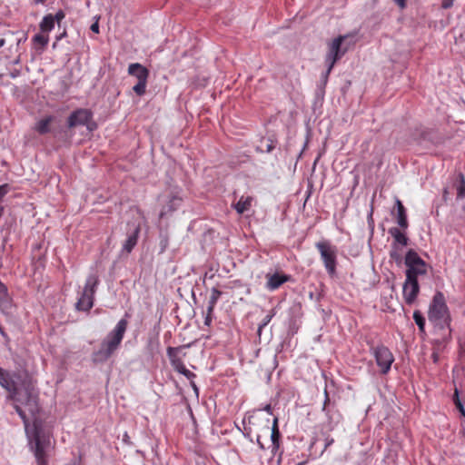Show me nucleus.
<instances>
[{"instance_id":"nucleus-46","label":"nucleus","mask_w":465,"mask_h":465,"mask_svg":"<svg viewBox=\"0 0 465 465\" xmlns=\"http://www.w3.org/2000/svg\"><path fill=\"white\" fill-rule=\"evenodd\" d=\"M4 213V207L0 205V218L2 217Z\"/></svg>"},{"instance_id":"nucleus-25","label":"nucleus","mask_w":465,"mask_h":465,"mask_svg":"<svg viewBox=\"0 0 465 465\" xmlns=\"http://www.w3.org/2000/svg\"><path fill=\"white\" fill-rule=\"evenodd\" d=\"M222 295V292L219 291L217 288H213L211 292V296L208 302L209 312H213V310L215 308V305L219 300V298Z\"/></svg>"},{"instance_id":"nucleus-13","label":"nucleus","mask_w":465,"mask_h":465,"mask_svg":"<svg viewBox=\"0 0 465 465\" xmlns=\"http://www.w3.org/2000/svg\"><path fill=\"white\" fill-rule=\"evenodd\" d=\"M404 301L407 304H412L420 292V285L418 280H405L402 291Z\"/></svg>"},{"instance_id":"nucleus-37","label":"nucleus","mask_w":465,"mask_h":465,"mask_svg":"<svg viewBox=\"0 0 465 465\" xmlns=\"http://www.w3.org/2000/svg\"><path fill=\"white\" fill-rule=\"evenodd\" d=\"M54 22L57 21L58 23L64 18V14L63 11H58L55 15L54 16Z\"/></svg>"},{"instance_id":"nucleus-22","label":"nucleus","mask_w":465,"mask_h":465,"mask_svg":"<svg viewBox=\"0 0 465 465\" xmlns=\"http://www.w3.org/2000/svg\"><path fill=\"white\" fill-rule=\"evenodd\" d=\"M140 233V227L137 226L134 232L130 235H128L126 241L124 242L123 245V250L126 252L127 253H130L134 246L137 244L138 237Z\"/></svg>"},{"instance_id":"nucleus-35","label":"nucleus","mask_w":465,"mask_h":465,"mask_svg":"<svg viewBox=\"0 0 465 465\" xmlns=\"http://www.w3.org/2000/svg\"><path fill=\"white\" fill-rule=\"evenodd\" d=\"M212 320H213V312H209V308H207L206 310V316H205V319H204V323L205 325H210L211 322H212Z\"/></svg>"},{"instance_id":"nucleus-18","label":"nucleus","mask_w":465,"mask_h":465,"mask_svg":"<svg viewBox=\"0 0 465 465\" xmlns=\"http://www.w3.org/2000/svg\"><path fill=\"white\" fill-rule=\"evenodd\" d=\"M178 351L179 348L168 347L167 349V355L169 357L172 366L176 371H180L181 370H183V368L185 367L182 358L178 355Z\"/></svg>"},{"instance_id":"nucleus-39","label":"nucleus","mask_w":465,"mask_h":465,"mask_svg":"<svg viewBox=\"0 0 465 465\" xmlns=\"http://www.w3.org/2000/svg\"><path fill=\"white\" fill-rule=\"evenodd\" d=\"M394 2H395V3L397 4V5H398L400 8H401V9H403V8H405V7H406V5H407V4H406V2H407V0H394Z\"/></svg>"},{"instance_id":"nucleus-36","label":"nucleus","mask_w":465,"mask_h":465,"mask_svg":"<svg viewBox=\"0 0 465 465\" xmlns=\"http://www.w3.org/2000/svg\"><path fill=\"white\" fill-rule=\"evenodd\" d=\"M329 402H330V397H329L328 391L325 388V390H324V402H323V406H322V411H323L326 410L327 405L329 404Z\"/></svg>"},{"instance_id":"nucleus-24","label":"nucleus","mask_w":465,"mask_h":465,"mask_svg":"<svg viewBox=\"0 0 465 465\" xmlns=\"http://www.w3.org/2000/svg\"><path fill=\"white\" fill-rule=\"evenodd\" d=\"M54 27V18L53 15H47L44 16L42 22L40 23V29L44 33H48L53 30Z\"/></svg>"},{"instance_id":"nucleus-19","label":"nucleus","mask_w":465,"mask_h":465,"mask_svg":"<svg viewBox=\"0 0 465 465\" xmlns=\"http://www.w3.org/2000/svg\"><path fill=\"white\" fill-rule=\"evenodd\" d=\"M253 201L254 198L252 196L242 195L239 201L236 203L232 204V207L237 212V213L243 214L245 212L251 209Z\"/></svg>"},{"instance_id":"nucleus-1","label":"nucleus","mask_w":465,"mask_h":465,"mask_svg":"<svg viewBox=\"0 0 465 465\" xmlns=\"http://www.w3.org/2000/svg\"><path fill=\"white\" fill-rule=\"evenodd\" d=\"M0 386L7 391V399L14 402V408L25 423L27 422L25 406L28 412H38V392L27 372L9 371L0 367Z\"/></svg>"},{"instance_id":"nucleus-23","label":"nucleus","mask_w":465,"mask_h":465,"mask_svg":"<svg viewBox=\"0 0 465 465\" xmlns=\"http://www.w3.org/2000/svg\"><path fill=\"white\" fill-rule=\"evenodd\" d=\"M53 121H54V117L53 116H46V117L39 120L35 124V130L39 134H45L50 132V124H52Z\"/></svg>"},{"instance_id":"nucleus-4","label":"nucleus","mask_w":465,"mask_h":465,"mask_svg":"<svg viewBox=\"0 0 465 465\" xmlns=\"http://www.w3.org/2000/svg\"><path fill=\"white\" fill-rule=\"evenodd\" d=\"M51 444L50 437L42 429L35 426L33 440L30 441L36 465H48L49 455L47 450Z\"/></svg>"},{"instance_id":"nucleus-27","label":"nucleus","mask_w":465,"mask_h":465,"mask_svg":"<svg viewBox=\"0 0 465 465\" xmlns=\"http://www.w3.org/2000/svg\"><path fill=\"white\" fill-rule=\"evenodd\" d=\"M413 320L415 323L418 325L419 331L421 333H425V318L423 317L420 311H415L413 312Z\"/></svg>"},{"instance_id":"nucleus-20","label":"nucleus","mask_w":465,"mask_h":465,"mask_svg":"<svg viewBox=\"0 0 465 465\" xmlns=\"http://www.w3.org/2000/svg\"><path fill=\"white\" fill-rule=\"evenodd\" d=\"M389 233L393 237L394 242L392 243V248H397L399 245L407 246L409 239L405 235L404 232H401V230L397 227H392L389 230Z\"/></svg>"},{"instance_id":"nucleus-8","label":"nucleus","mask_w":465,"mask_h":465,"mask_svg":"<svg viewBox=\"0 0 465 465\" xmlns=\"http://www.w3.org/2000/svg\"><path fill=\"white\" fill-rule=\"evenodd\" d=\"M98 282V278L95 275H90L86 279L82 294L75 304L77 311L89 312L93 308L94 296Z\"/></svg>"},{"instance_id":"nucleus-42","label":"nucleus","mask_w":465,"mask_h":465,"mask_svg":"<svg viewBox=\"0 0 465 465\" xmlns=\"http://www.w3.org/2000/svg\"><path fill=\"white\" fill-rule=\"evenodd\" d=\"M263 411H266L269 415H272V408L271 406V404H267L264 408H263Z\"/></svg>"},{"instance_id":"nucleus-7","label":"nucleus","mask_w":465,"mask_h":465,"mask_svg":"<svg viewBox=\"0 0 465 465\" xmlns=\"http://www.w3.org/2000/svg\"><path fill=\"white\" fill-rule=\"evenodd\" d=\"M323 265L331 277L336 274L337 266V248L329 241H321L315 244Z\"/></svg>"},{"instance_id":"nucleus-9","label":"nucleus","mask_w":465,"mask_h":465,"mask_svg":"<svg viewBox=\"0 0 465 465\" xmlns=\"http://www.w3.org/2000/svg\"><path fill=\"white\" fill-rule=\"evenodd\" d=\"M163 197V206L160 212V218L176 211L183 203L182 189L179 187H169Z\"/></svg>"},{"instance_id":"nucleus-16","label":"nucleus","mask_w":465,"mask_h":465,"mask_svg":"<svg viewBox=\"0 0 465 465\" xmlns=\"http://www.w3.org/2000/svg\"><path fill=\"white\" fill-rule=\"evenodd\" d=\"M271 429V440H272V446H271V452L272 456H275L280 449V439H281V433L278 426V418L275 417L272 420V425L270 428Z\"/></svg>"},{"instance_id":"nucleus-28","label":"nucleus","mask_w":465,"mask_h":465,"mask_svg":"<svg viewBox=\"0 0 465 465\" xmlns=\"http://www.w3.org/2000/svg\"><path fill=\"white\" fill-rule=\"evenodd\" d=\"M274 315H275V312H274V310H272L270 312V313L267 314L262 319V323L259 325V328H258V334L259 335H261L262 330L270 323V322L272 321V319L273 318Z\"/></svg>"},{"instance_id":"nucleus-21","label":"nucleus","mask_w":465,"mask_h":465,"mask_svg":"<svg viewBox=\"0 0 465 465\" xmlns=\"http://www.w3.org/2000/svg\"><path fill=\"white\" fill-rule=\"evenodd\" d=\"M11 297L8 293L7 287L0 281V309L1 311L8 310L11 307Z\"/></svg>"},{"instance_id":"nucleus-17","label":"nucleus","mask_w":465,"mask_h":465,"mask_svg":"<svg viewBox=\"0 0 465 465\" xmlns=\"http://www.w3.org/2000/svg\"><path fill=\"white\" fill-rule=\"evenodd\" d=\"M395 207L397 223L401 228L406 230L409 226V223L407 220L406 209L401 200L396 199Z\"/></svg>"},{"instance_id":"nucleus-47","label":"nucleus","mask_w":465,"mask_h":465,"mask_svg":"<svg viewBox=\"0 0 465 465\" xmlns=\"http://www.w3.org/2000/svg\"><path fill=\"white\" fill-rule=\"evenodd\" d=\"M333 442V440H331L330 441H328V443L326 444V447H328L330 444H331Z\"/></svg>"},{"instance_id":"nucleus-38","label":"nucleus","mask_w":465,"mask_h":465,"mask_svg":"<svg viewBox=\"0 0 465 465\" xmlns=\"http://www.w3.org/2000/svg\"><path fill=\"white\" fill-rule=\"evenodd\" d=\"M456 407L460 412L461 416L465 418V409L461 402H456Z\"/></svg>"},{"instance_id":"nucleus-48","label":"nucleus","mask_w":465,"mask_h":465,"mask_svg":"<svg viewBox=\"0 0 465 465\" xmlns=\"http://www.w3.org/2000/svg\"><path fill=\"white\" fill-rule=\"evenodd\" d=\"M450 5H446V4L443 5L444 7H449Z\"/></svg>"},{"instance_id":"nucleus-34","label":"nucleus","mask_w":465,"mask_h":465,"mask_svg":"<svg viewBox=\"0 0 465 465\" xmlns=\"http://www.w3.org/2000/svg\"><path fill=\"white\" fill-rule=\"evenodd\" d=\"M8 193V185L3 184L0 185V203L2 202L3 198L5 196V194Z\"/></svg>"},{"instance_id":"nucleus-31","label":"nucleus","mask_w":465,"mask_h":465,"mask_svg":"<svg viewBox=\"0 0 465 465\" xmlns=\"http://www.w3.org/2000/svg\"><path fill=\"white\" fill-rule=\"evenodd\" d=\"M178 372H179V373H181V374H183V375H184L188 380H190V381H191V382H192V384H193V388H194L195 390H197V388H196L195 384H194V383L193 382V381H192L193 379H194V378L196 377V375H195L193 372H192L191 371H189L188 369H186V367H184V368H183V370H181V371H178Z\"/></svg>"},{"instance_id":"nucleus-32","label":"nucleus","mask_w":465,"mask_h":465,"mask_svg":"<svg viewBox=\"0 0 465 465\" xmlns=\"http://www.w3.org/2000/svg\"><path fill=\"white\" fill-rule=\"evenodd\" d=\"M178 372H179V373H181V374H183V375H184L188 380H190V381H191V382H192V384H193V388H194L195 390H197V388H196L195 384H194V383L193 382V381H192L193 379H194V378L196 377V375H195L193 372H192L191 371H189L188 369H186V367H184V368H183V370H181V371H178Z\"/></svg>"},{"instance_id":"nucleus-43","label":"nucleus","mask_w":465,"mask_h":465,"mask_svg":"<svg viewBox=\"0 0 465 465\" xmlns=\"http://www.w3.org/2000/svg\"><path fill=\"white\" fill-rule=\"evenodd\" d=\"M91 30L94 33H98L99 32V25L97 23H94L91 25Z\"/></svg>"},{"instance_id":"nucleus-41","label":"nucleus","mask_w":465,"mask_h":465,"mask_svg":"<svg viewBox=\"0 0 465 465\" xmlns=\"http://www.w3.org/2000/svg\"><path fill=\"white\" fill-rule=\"evenodd\" d=\"M453 401H454L455 405H456V402H461L460 398H459V391H458L457 389L455 390V392H454Z\"/></svg>"},{"instance_id":"nucleus-2","label":"nucleus","mask_w":465,"mask_h":465,"mask_svg":"<svg viewBox=\"0 0 465 465\" xmlns=\"http://www.w3.org/2000/svg\"><path fill=\"white\" fill-rule=\"evenodd\" d=\"M128 322L126 319H121L113 331H111L105 339L100 344L98 350L92 354V361L94 363H103L106 361L119 348L127 330Z\"/></svg>"},{"instance_id":"nucleus-12","label":"nucleus","mask_w":465,"mask_h":465,"mask_svg":"<svg viewBox=\"0 0 465 465\" xmlns=\"http://www.w3.org/2000/svg\"><path fill=\"white\" fill-rule=\"evenodd\" d=\"M93 114L88 109H77L68 117L67 124L69 128L78 125H85L92 120Z\"/></svg>"},{"instance_id":"nucleus-10","label":"nucleus","mask_w":465,"mask_h":465,"mask_svg":"<svg viewBox=\"0 0 465 465\" xmlns=\"http://www.w3.org/2000/svg\"><path fill=\"white\" fill-rule=\"evenodd\" d=\"M346 35H340L333 39L329 45V51L325 57V63L328 65L325 77L331 74L334 64L340 60L347 52V47H342V43L345 40Z\"/></svg>"},{"instance_id":"nucleus-33","label":"nucleus","mask_w":465,"mask_h":465,"mask_svg":"<svg viewBox=\"0 0 465 465\" xmlns=\"http://www.w3.org/2000/svg\"><path fill=\"white\" fill-rule=\"evenodd\" d=\"M458 195L465 197V178L463 175H461L460 183L458 187Z\"/></svg>"},{"instance_id":"nucleus-26","label":"nucleus","mask_w":465,"mask_h":465,"mask_svg":"<svg viewBox=\"0 0 465 465\" xmlns=\"http://www.w3.org/2000/svg\"><path fill=\"white\" fill-rule=\"evenodd\" d=\"M49 41L48 35L43 34H36L33 37V42L37 49L44 50Z\"/></svg>"},{"instance_id":"nucleus-15","label":"nucleus","mask_w":465,"mask_h":465,"mask_svg":"<svg viewBox=\"0 0 465 465\" xmlns=\"http://www.w3.org/2000/svg\"><path fill=\"white\" fill-rule=\"evenodd\" d=\"M128 74L134 76L139 82H147L149 71L139 63L131 64L128 66Z\"/></svg>"},{"instance_id":"nucleus-40","label":"nucleus","mask_w":465,"mask_h":465,"mask_svg":"<svg viewBox=\"0 0 465 465\" xmlns=\"http://www.w3.org/2000/svg\"><path fill=\"white\" fill-rule=\"evenodd\" d=\"M274 148H275V144H274L273 141H272V140H269V143L267 144V149H266V151H267L268 153H270V152H272Z\"/></svg>"},{"instance_id":"nucleus-29","label":"nucleus","mask_w":465,"mask_h":465,"mask_svg":"<svg viewBox=\"0 0 465 465\" xmlns=\"http://www.w3.org/2000/svg\"><path fill=\"white\" fill-rule=\"evenodd\" d=\"M146 85L147 82H137V84L133 87L134 92L139 95L142 96L146 92Z\"/></svg>"},{"instance_id":"nucleus-30","label":"nucleus","mask_w":465,"mask_h":465,"mask_svg":"<svg viewBox=\"0 0 465 465\" xmlns=\"http://www.w3.org/2000/svg\"><path fill=\"white\" fill-rule=\"evenodd\" d=\"M390 257L396 262L400 263L402 260L401 252L399 251V247L392 248L390 252Z\"/></svg>"},{"instance_id":"nucleus-14","label":"nucleus","mask_w":465,"mask_h":465,"mask_svg":"<svg viewBox=\"0 0 465 465\" xmlns=\"http://www.w3.org/2000/svg\"><path fill=\"white\" fill-rule=\"evenodd\" d=\"M267 282L265 288L271 292L279 289L282 284L291 280V275L283 272L267 273L265 275Z\"/></svg>"},{"instance_id":"nucleus-3","label":"nucleus","mask_w":465,"mask_h":465,"mask_svg":"<svg viewBox=\"0 0 465 465\" xmlns=\"http://www.w3.org/2000/svg\"><path fill=\"white\" fill-rule=\"evenodd\" d=\"M428 317L440 329H450V316L442 292H437L433 296Z\"/></svg>"},{"instance_id":"nucleus-6","label":"nucleus","mask_w":465,"mask_h":465,"mask_svg":"<svg viewBox=\"0 0 465 465\" xmlns=\"http://www.w3.org/2000/svg\"><path fill=\"white\" fill-rule=\"evenodd\" d=\"M404 263L407 267L406 279L408 280H418L419 276L427 273L428 264L420 257L417 252L412 249L407 252Z\"/></svg>"},{"instance_id":"nucleus-45","label":"nucleus","mask_w":465,"mask_h":465,"mask_svg":"<svg viewBox=\"0 0 465 465\" xmlns=\"http://www.w3.org/2000/svg\"><path fill=\"white\" fill-rule=\"evenodd\" d=\"M5 39H4V38H1V39H0V48H1V47H3V46L5 45Z\"/></svg>"},{"instance_id":"nucleus-44","label":"nucleus","mask_w":465,"mask_h":465,"mask_svg":"<svg viewBox=\"0 0 465 465\" xmlns=\"http://www.w3.org/2000/svg\"><path fill=\"white\" fill-rule=\"evenodd\" d=\"M256 441H257V443H258V445H259L260 449H262V450H264V449H265V447H264L263 443L261 441V436H260V435H257Z\"/></svg>"},{"instance_id":"nucleus-11","label":"nucleus","mask_w":465,"mask_h":465,"mask_svg":"<svg viewBox=\"0 0 465 465\" xmlns=\"http://www.w3.org/2000/svg\"><path fill=\"white\" fill-rule=\"evenodd\" d=\"M371 351L375 358L381 373L387 374L391 368V364L394 362V356L392 352L388 347L382 344L371 347Z\"/></svg>"},{"instance_id":"nucleus-5","label":"nucleus","mask_w":465,"mask_h":465,"mask_svg":"<svg viewBox=\"0 0 465 465\" xmlns=\"http://www.w3.org/2000/svg\"><path fill=\"white\" fill-rule=\"evenodd\" d=\"M271 420L269 417L264 416L262 413V410H257L252 413H248L242 420L244 436L249 438L251 441H253L252 438V429L255 428L260 430H270Z\"/></svg>"}]
</instances>
